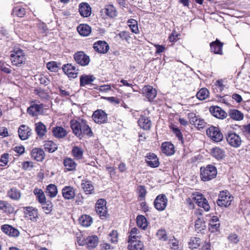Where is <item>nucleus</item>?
Masks as SVG:
<instances>
[{
	"label": "nucleus",
	"mask_w": 250,
	"mask_h": 250,
	"mask_svg": "<svg viewBox=\"0 0 250 250\" xmlns=\"http://www.w3.org/2000/svg\"><path fill=\"white\" fill-rule=\"evenodd\" d=\"M70 126L73 133L79 139H82L85 135L90 137L93 135V132L85 120L78 119L72 120Z\"/></svg>",
	"instance_id": "1"
},
{
	"label": "nucleus",
	"mask_w": 250,
	"mask_h": 250,
	"mask_svg": "<svg viewBox=\"0 0 250 250\" xmlns=\"http://www.w3.org/2000/svg\"><path fill=\"white\" fill-rule=\"evenodd\" d=\"M217 174V169L213 165H208L206 167L200 168L201 179L203 181H208L215 178Z\"/></svg>",
	"instance_id": "2"
},
{
	"label": "nucleus",
	"mask_w": 250,
	"mask_h": 250,
	"mask_svg": "<svg viewBox=\"0 0 250 250\" xmlns=\"http://www.w3.org/2000/svg\"><path fill=\"white\" fill-rule=\"evenodd\" d=\"M45 106L38 101H32L27 108V113L32 116H37L43 112Z\"/></svg>",
	"instance_id": "3"
},
{
	"label": "nucleus",
	"mask_w": 250,
	"mask_h": 250,
	"mask_svg": "<svg viewBox=\"0 0 250 250\" xmlns=\"http://www.w3.org/2000/svg\"><path fill=\"white\" fill-rule=\"evenodd\" d=\"M233 199V197L228 191H221L220 192L217 204L220 207H227L231 204Z\"/></svg>",
	"instance_id": "4"
},
{
	"label": "nucleus",
	"mask_w": 250,
	"mask_h": 250,
	"mask_svg": "<svg viewBox=\"0 0 250 250\" xmlns=\"http://www.w3.org/2000/svg\"><path fill=\"white\" fill-rule=\"evenodd\" d=\"M226 139L228 143L233 147H239L242 143L241 137L235 132H229L226 135Z\"/></svg>",
	"instance_id": "5"
},
{
	"label": "nucleus",
	"mask_w": 250,
	"mask_h": 250,
	"mask_svg": "<svg viewBox=\"0 0 250 250\" xmlns=\"http://www.w3.org/2000/svg\"><path fill=\"white\" fill-rule=\"evenodd\" d=\"M206 132L208 136L214 142H220L223 138L222 133L216 127L210 126L207 130Z\"/></svg>",
	"instance_id": "6"
},
{
	"label": "nucleus",
	"mask_w": 250,
	"mask_h": 250,
	"mask_svg": "<svg viewBox=\"0 0 250 250\" xmlns=\"http://www.w3.org/2000/svg\"><path fill=\"white\" fill-rule=\"evenodd\" d=\"M93 120L97 124H102L107 122V114L102 109L95 111L92 116Z\"/></svg>",
	"instance_id": "7"
},
{
	"label": "nucleus",
	"mask_w": 250,
	"mask_h": 250,
	"mask_svg": "<svg viewBox=\"0 0 250 250\" xmlns=\"http://www.w3.org/2000/svg\"><path fill=\"white\" fill-rule=\"evenodd\" d=\"M193 200L199 207L203 208L206 211H208L210 206L207 200L201 194L198 193L193 194Z\"/></svg>",
	"instance_id": "8"
},
{
	"label": "nucleus",
	"mask_w": 250,
	"mask_h": 250,
	"mask_svg": "<svg viewBox=\"0 0 250 250\" xmlns=\"http://www.w3.org/2000/svg\"><path fill=\"white\" fill-rule=\"evenodd\" d=\"M167 199L165 194L157 196L154 202L155 208L159 211L164 210L167 205Z\"/></svg>",
	"instance_id": "9"
},
{
	"label": "nucleus",
	"mask_w": 250,
	"mask_h": 250,
	"mask_svg": "<svg viewBox=\"0 0 250 250\" xmlns=\"http://www.w3.org/2000/svg\"><path fill=\"white\" fill-rule=\"evenodd\" d=\"M24 214L25 218L33 222H36L38 218V209L32 207L24 208Z\"/></svg>",
	"instance_id": "10"
},
{
	"label": "nucleus",
	"mask_w": 250,
	"mask_h": 250,
	"mask_svg": "<svg viewBox=\"0 0 250 250\" xmlns=\"http://www.w3.org/2000/svg\"><path fill=\"white\" fill-rule=\"evenodd\" d=\"M63 72L69 78H76L78 74V68L75 65H72V63H66L62 67Z\"/></svg>",
	"instance_id": "11"
},
{
	"label": "nucleus",
	"mask_w": 250,
	"mask_h": 250,
	"mask_svg": "<svg viewBox=\"0 0 250 250\" xmlns=\"http://www.w3.org/2000/svg\"><path fill=\"white\" fill-rule=\"evenodd\" d=\"M106 204V202L104 199H99L96 203V211L100 217H105L107 214Z\"/></svg>",
	"instance_id": "12"
},
{
	"label": "nucleus",
	"mask_w": 250,
	"mask_h": 250,
	"mask_svg": "<svg viewBox=\"0 0 250 250\" xmlns=\"http://www.w3.org/2000/svg\"><path fill=\"white\" fill-rule=\"evenodd\" d=\"M143 95L146 97L149 101H152L157 95V91L150 85L145 86L142 89Z\"/></svg>",
	"instance_id": "13"
},
{
	"label": "nucleus",
	"mask_w": 250,
	"mask_h": 250,
	"mask_svg": "<svg viewBox=\"0 0 250 250\" xmlns=\"http://www.w3.org/2000/svg\"><path fill=\"white\" fill-rule=\"evenodd\" d=\"M98 243V238L96 236H90L84 240L80 245H85L89 249L95 248Z\"/></svg>",
	"instance_id": "14"
},
{
	"label": "nucleus",
	"mask_w": 250,
	"mask_h": 250,
	"mask_svg": "<svg viewBox=\"0 0 250 250\" xmlns=\"http://www.w3.org/2000/svg\"><path fill=\"white\" fill-rule=\"evenodd\" d=\"M211 114L217 118L223 119L227 117V113L219 106H211L209 108Z\"/></svg>",
	"instance_id": "15"
},
{
	"label": "nucleus",
	"mask_w": 250,
	"mask_h": 250,
	"mask_svg": "<svg viewBox=\"0 0 250 250\" xmlns=\"http://www.w3.org/2000/svg\"><path fill=\"white\" fill-rule=\"evenodd\" d=\"M146 161L151 167H157L159 166V159L154 153H149L146 157Z\"/></svg>",
	"instance_id": "16"
},
{
	"label": "nucleus",
	"mask_w": 250,
	"mask_h": 250,
	"mask_svg": "<svg viewBox=\"0 0 250 250\" xmlns=\"http://www.w3.org/2000/svg\"><path fill=\"white\" fill-rule=\"evenodd\" d=\"M93 48L97 52L104 54L109 50V46L106 42L99 41L94 44Z\"/></svg>",
	"instance_id": "17"
},
{
	"label": "nucleus",
	"mask_w": 250,
	"mask_h": 250,
	"mask_svg": "<svg viewBox=\"0 0 250 250\" xmlns=\"http://www.w3.org/2000/svg\"><path fill=\"white\" fill-rule=\"evenodd\" d=\"M63 197L67 200L73 199L75 196V190L73 187L65 186L62 190Z\"/></svg>",
	"instance_id": "18"
},
{
	"label": "nucleus",
	"mask_w": 250,
	"mask_h": 250,
	"mask_svg": "<svg viewBox=\"0 0 250 250\" xmlns=\"http://www.w3.org/2000/svg\"><path fill=\"white\" fill-rule=\"evenodd\" d=\"M223 43L218 39L210 43V50L214 54L222 55Z\"/></svg>",
	"instance_id": "19"
},
{
	"label": "nucleus",
	"mask_w": 250,
	"mask_h": 250,
	"mask_svg": "<svg viewBox=\"0 0 250 250\" xmlns=\"http://www.w3.org/2000/svg\"><path fill=\"white\" fill-rule=\"evenodd\" d=\"M211 156L218 160L223 159L225 157V151L219 147H215L210 149Z\"/></svg>",
	"instance_id": "20"
},
{
	"label": "nucleus",
	"mask_w": 250,
	"mask_h": 250,
	"mask_svg": "<svg viewBox=\"0 0 250 250\" xmlns=\"http://www.w3.org/2000/svg\"><path fill=\"white\" fill-rule=\"evenodd\" d=\"M32 158L38 162L42 161L45 156V153L43 149L39 148H35L31 151Z\"/></svg>",
	"instance_id": "21"
},
{
	"label": "nucleus",
	"mask_w": 250,
	"mask_h": 250,
	"mask_svg": "<svg viewBox=\"0 0 250 250\" xmlns=\"http://www.w3.org/2000/svg\"><path fill=\"white\" fill-rule=\"evenodd\" d=\"M138 123L140 127L144 130L150 129L151 126V120L148 117L143 115L140 116Z\"/></svg>",
	"instance_id": "22"
},
{
	"label": "nucleus",
	"mask_w": 250,
	"mask_h": 250,
	"mask_svg": "<svg viewBox=\"0 0 250 250\" xmlns=\"http://www.w3.org/2000/svg\"><path fill=\"white\" fill-rule=\"evenodd\" d=\"M79 11L81 15L83 17H88L91 13V8L90 5L86 2L80 4Z\"/></svg>",
	"instance_id": "23"
},
{
	"label": "nucleus",
	"mask_w": 250,
	"mask_h": 250,
	"mask_svg": "<svg viewBox=\"0 0 250 250\" xmlns=\"http://www.w3.org/2000/svg\"><path fill=\"white\" fill-rule=\"evenodd\" d=\"M162 152L167 155H171L175 152L174 146L173 144L169 142H164L161 146Z\"/></svg>",
	"instance_id": "24"
},
{
	"label": "nucleus",
	"mask_w": 250,
	"mask_h": 250,
	"mask_svg": "<svg viewBox=\"0 0 250 250\" xmlns=\"http://www.w3.org/2000/svg\"><path fill=\"white\" fill-rule=\"evenodd\" d=\"M53 135L57 138H64L67 134L66 130L61 126H56L52 129Z\"/></svg>",
	"instance_id": "25"
},
{
	"label": "nucleus",
	"mask_w": 250,
	"mask_h": 250,
	"mask_svg": "<svg viewBox=\"0 0 250 250\" xmlns=\"http://www.w3.org/2000/svg\"><path fill=\"white\" fill-rule=\"evenodd\" d=\"M18 133L20 139L22 140H25L27 139L30 135V129L28 126L22 125L18 129Z\"/></svg>",
	"instance_id": "26"
},
{
	"label": "nucleus",
	"mask_w": 250,
	"mask_h": 250,
	"mask_svg": "<svg viewBox=\"0 0 250 250\" xmlns=\"http://www.w3.org/2000/svg\"><path fill=\"white\" fill-rule=\"evenodd\" d=\"M101 12L110 18H114L117 15L116 8L112 5L106 6L102 10Z\"/></svg>",
	"instance_id": "27"
},
{
	"label": "nucleus",
	"mask_w": 250,
	"mask_h": 250,
	"mask_svg": "<svg viewBox=\"0 0 250 250\" xmlns=\"http://www.w3.org/2000/svg\"><path fill=\"white\" fill-rule=\"evenodd\" d=\"M74 59L77 62H89L90 61L89 56L83 51L76 53L74 55Z\"/></svg>",
	"instance_id": "28"
},
{
	"label": "nucleus",
	"mask_w": 250,
	"mask_h": 250,
	"mask_svg": "<svg viewBox=\"0 0 250 250\" xmlns=\"http://www.w3.org/2000/svg\"><path fill=\"white\" fill-rule=\"evenodd\" d=\"M229 115L230 118L236 121H241L244 118L243 114L237 109H230L229 112Z\"/></svg>",
	"instance_id": "29"
},
{
	"label": "nucleus",
	"mask_w": 250,
	"mask_h": 250,
	"mask_svg": "<svg viewBox=\"0 0 250 250\" xmlns=\"http://www.w3.org/2000/svg\"><path fill=\"white\" fill-rule=\"evenodd\" d=\"M35 131L41 137L43 136L47 132L45 125L41 122L35 124Z\"/></svg>",
	"instance_id": "30"
},
{
	"label": "nucleus",
	"mask_w": 250,
	"mask_h": 250,
	"mask_svg": "<svg viewBox=\"0 0 250 250\" xmlns=\"http://www.w3.org/2000/svg\"><path fill=\"white\" fill-rule=\"evenodd\" d=\"M77 30L81 35L87 36L90 33L91 29L90 26L87 24H83L80 25L78 27Z\"/></svg>",
	"instance_id": "31"
},
{
	"label": "nucleus",
	"mask_w": 250,
	"mask_h": 250,
	"mask_svg": "<svg viewBox=\"0 0 250 250\" xmlns=\"http://www.w3.org/2000/svg\"><path fill=\"white\" fill-rule=\"evenodd\" d=\"M63 165L65 168L68 171L75 169L77 164L72 159L66 158L63 160Z\"/></svg>",
	"instance_id": "32"
},
{
	"label": "nucleus",
	"mask_w": 250,
	"mask_h": 250,
	"mask_svg": "<svg viewBox=\"0 0 250 250\" xmlns=\"http://www.w3.org/2000/svg\"><path fill=\"white\" fill-rule=\"evenodd\" d=\"M139 230L136 228H133L130 231V235L128 237V242L129 243H134L138 238H139Z\"/></svg>",
	"instance_id": "33"
},
{
	"label": "nucleus",
	"mask_w": 250,
	"mask_h": 250,
	"mask_svg": "<svg viewBox=\"0 0 250 250\" xmlns=\"http://www.w3.org/2000/svg\"><path fill=\"white\" fill-rule=\"evenodd\" d=\"M34 193L36 196L39 202L43 204L46 201L45 196L41 189L35 188L34 190Z\"/></svg>",
	"instance_id": "34"
},
{
	"label": "nucleus",
	"mask_w": 250,
	"mask_h": 250,
	"mask_svg": "<svg viewBox=\"0 0 250 250\" xmlns=\"http://www.w3.org/2000/svg\"><path fill=\"white\" fill-rule=\"evenodd\" d=\"M95 80L93 76L82 75L80 77V85L84 86L85 85L90 84Z\"/></svg>",
	"instance_id": "35"
},
{
	"label": "nucleus",
	"mask_w": 250,
	"mask_h": 250,
	"mask_svg": "<svg viewBox=\"0 0 250 250\" xmlns=\"http://www.w3.org/2000/svg\"><path fill=\"white\" fill-rule=\"evenodd\" d=\"M83 150L81 147L75 146L72 150L73 156L77 160H80L83 158Z\"/></svg>",
	"instance_id": "36"
},
{
	"label": "nucleus",
	"mask_w": 250,
	"mask_h": 250,
	"mask_svg": "<svg viewBox=\"0 0 250 250\" xmlns=\"http://www.w3.org/2000/svg\"><path fill=\"white\" fill-rule=\"evenodd\" d=\"M79 222L81 225L84 227H89L92 223V218L89 215H82L79 219Z\"/></svg>",
	"instance_id": "37"
},
{
	"label": "nucleus",
	"mask_w": 250,
	"mask_h": 250,
	"mask_svg": "<svg viewBox=\"0 0 250 250\" xmlns=\"http://www.w3.org/2000/svg\"><path fill=\"white\" fill-rule=\"evenodd\" d=\"M81 186L86 194H91L94 190V187L90 181L83 182Z\"/></svg>",
	"instance_id": "38"
},
{
	"label": "nucleus",
	"mask_w": 250,
	"mask_h": 250,
	"mask_svg": "<svg viewBox=\"0 0 250 250\" xmlns=\"http://www.w3.org/2000/svg\"><path fill=\"white\" fill-rule=\"evenodd\" d=\"M137 226L143 229H145L147 227V222L146 218L143 215H138L136 219Z\"/></svg>",
	"instance_id": "39"
},
{
	"label": "nucleus",
	"mask_w": 250,
	"mask_h": 250,
	"mask_svg": "<svg viewBox=\"0 0 250 250\" xmlns=\"http://www.w3.org/2000/svg\"><path fill=\"white\" fill-rule=\"evenodd\" d=\"M1 230L5 234L10 236H14L16 231V229L13 228L11 226L9 225H3L1 226Z\"/></svg>",
	"instance_id": "40"
},
{
	"label": "nucleus",
	"mask_w": 250,
	"mask_h": 250,
	"mask_svg": "<svg viewBox=\"0 0 250 250\" xmlns=\"http://www.w3.org/2000/svg\"><path fill=\"white\" fill-rule=\"evenodd\" d=\"M46 194L51 198L55 197L58 193L57 187L53 184H50L47 187Z\"/></svg>",
	"instance_id": "41"
},
{
	"label": "nucleus",
	"mask_w": 250,
	"mask_h": 250,
	"mask_svg": "<svg viewBox=\"0 0 250 250\" xmlns=\"http://www.w3.org/2000/svg\"><path fill=\"white\" fill-rule=\"evenodd\" d=\"M44 147L45 150L49 152H53L57 149V145L51 141L45 142Z\"/></svg>",
	"instance_id": "42"
},
{
	"label": "nucleus",
	"mask_w": 250,
	"mask_h": 250,
	"mask_svg": "<svg viewBox=\"0 0 250 250\" xmlns=\"http://www.w3.org/2000/svg\"><path fill=\"white\" fill-rule=\"evenodd\" d=\"M127 23L128 26L129 27L130 29H131V31L133 33H134L135 34H137L139 33V31L138 27V22L137 21L133 19H130L128 20Z\"/></svg>",
	"instance_id": "43"
},
{
	"label": "nucleus",
	"mask_w": 250,
	"mask_h": 250,
	"mask_svg": "<svg viewBox=\"0 0 250 250\" xmlns=\"http://www.w3.org/2000/svg\"><path fill=\"white\" fill-rule=\"evenodd\" d=\"M137 192L138 194V199L139 201H145V197L146 194V188L143 186H139L137 188Z\"/></svg>",
	"instance_id": "44"
},
{
	"label": "nucleus",
	"mask_w": 250,
	"mask_h": 250,
	"mask_svg": "<svg viewBox=\"0 0 250 250\" xmlns=\"http://www.w3.org/2000/svg\"><path fill=\"white\" fill-rule=\"evenodd\" d=\"M209 95V91L206 88H201L197 93V98L200 100L207 99Z\"/></svg>",
	"instance_id": "45"
},
{
	"label": "nucleus",
	"mask_w": 250,
	"mask_h": 250,
	"mask_svg": "<svg viewBox=\"0 0 250 250\" xmlns=\"http://www.w3.org/2000/svg\"><path fill=\"white\" fill-rule=\"evenodd\" d=\"M136 243H130V244L128 246V250H145L144 249L143 243L140 241L135 242Z\"/></svg>",
	"instance_id": "46"
},
{
	"label": "nucleus",
	"mask_w": 250,
	"mask_h": 250,
	"mask_svg": "<svg viewBox=\"0 0 250 250\" xmlns=\"http://www.w3.org/2000/svg\"><path fill=\"white\" fill-rule=\"evenodd\" d=\"M201 244V240L198 237L191 238L189 242V247L191 249H197Z\"/></svg>",
	"instance_id": "47"
},
{
	"label": "nucleus",
	"mask_w": 250,
	"mask_h": 250,
	"mask_svg": "<svg viewBox=\"0 0 250 250\" xmlns=\"http://www.w3.org/2000/svg\"><path fill=\"white\" fill-rule=\"evenodd\" d=\"M209 225L210 226L209 229L212 228L216 229L218 228L220 226V224L218 217L213 216L209 220Z\"/></svg>",
	"instance_id": "48"
},
{
	"label": "nucleus",
	"mask_w": 250,
	"mask_h": 250,
	"mask_svg": "<svg viewBox=\"0 0 250 250\" xmlns=\"http://www.w3.org/2000/svg\"><path fill=\"white\" fill-rule=\"evenodd\" d=\"M108 239L113 243H116L118 241V233L116 230H112L108 234Z\"/></svg>",
	"instance_id": "49"
},
{
	"label": "nucleus",
	"mask_w": 250,
	"mask_h": 250,
	"mask_svg": "<svg viewBox=\"0 0 250 250\" xmlns=\"http://www.w3.org/2000/svg\"><path fill=\"white\" fill-rule=\"evenodd\" d=\"M42 205H43V210L45 213L48 214L51 212L53 207V205L51 202L49 201H45V203Z\"/></svg>",
	"instance_id": "50"
},
{
	"label": "nucleus",
	"mask_w": 250,
	"mask_h": 250,
	"mask_svg": "<svg viewBox=\"0 0 250 250\" xmlns=\"http://www.w3.org/2000/svg\"><path fill=\"white\" fill-rule=\"evenodd\" d=\"M228 239L229 242L234 244H236L240 241L239 237L237 234L234 233H230L229 235Z\"/></svg>",
	"instance_id": "51"
},
{
	"label": "nucleus",
	"mask_w": 250,
	"mask_h": 250,
	"mask_svg": "<svg viewBox=\"0 0 250 250\" xmlns=\"http://www.w3.org/2000/svg\"><path fill=\"white\" fill-rule=\"evenodd\" d=\"M62 63H46V67L50 71L57 72Z\"/></svg>",
	"instance_id": "52"
},
{
	"label": "nucleus",
	"mask_w": 250,
	"mask_h": 250,
	"mask_svg": "<svg viewBox=\"0 0 250 250\" xmlns=\"http://www.w3.org/2000/svg\"><path fill=\"white\" fill-rule=\"evenodd\" d=\"M158 239L161 240L166 241L167 237L166 231L165 229H159L156 234Z\"/></svg>",
	"instance_id": "53"
},
{
	"label": "nucleus",
	"mask_w": 250,
	"mask_h": 250,
	"mask_svg": "<svg viewBox=\"0 0 250 250\" xmlns=\"http://www.w3.org/2000/svg\"><path fill=\"white\" fill-rule=\"evenodd\" d=\"M25 55L22 50L21 49L17 50V60L18 62H23L25 61Z\"/></svg>",
	"instance_id": "54"
},
{
	"label": "nucleus",
	"mask_w": 250,
	"mask_h": 250,
	"mask_svg": "<svg viewBox=\"0 0 250 250\" xmlns=\"http://www.w3.org/2000/svg\"><path fill=\"white\" fill-rule=\"evenodd\" d=\"M119 36L123 40H125L128 42L130 39L129 34L128 32L126 31H122L119 33Z\"/></svg>",
	"instance_id": "55"
},
{
	"label": "nucleus",
	"mask_w": 250,
	"mask_h": 250,
	"mask_svg": "<svg viewBox=\"0 0 250 250\" xmlns=\"http://www.w3.org/2000/svg\"><path fill=\"white\" fill-rule=\"evenodd\" d=\"M169 243L170 244V247L172 249L175 250L178 248L179 241L178 240L175 238L170 239Z\"/></svg>",
	"instance_id": "56"
},
{
	"label": "nucleus",
	"mask_w": 250,
	"mask_h": 250,
	"mask_svg": "<svg viewBox=\"0 0 250 250\" xmlns=\"http://www.w3.org/2000/svg\"><path fill=\"white\" fill-rule=\"evenodd\" d=\"M205 227V223L201 219H198L195 221V228L196 229H204Z\"/></svg>",
	"instance_id": "57"
},
{
	"label": "nucleus",
	"mask_w": 250,
	"mask_h": 250,
	"mask_svg": "<svg viewBox=\"0 0 250 250\" xmlns=\"http://www.w3.org/2000/svg\"><path fill=\"white\" fill-rule=\"evenodd\" d=\"M194 125H197L198 128H203L206 126V123L204 120L198 118Z\"/></svg>",
	"instance_id": "58"
},
{
	"label": "nucleus",
	"mask_w": 250,
	"mask_h": 250,
	"mask_svg": "<svg viewBox=\"0 0 250 250\" xmlns=\"http://www.w3.org/2000/svg\"><path fill=\"white\" fill-rule=\"evenodd\" d=\"M188 117L190 121V123L193 125H194L195 122L197 121L198 119V117L196 116L195 114L193 112L188 113Z\"/></svg>",
	"instance_id": "59"
},
{
	"label": "nucleus",
	"mask_w": 250,
	"mask_h": 250,
	"mask_svg": "<svg viewBox=\"0 0 250 250\" xmlns=\"http://www.w3.org/2000/svg\"><path fill=\"white\" fill-rule=\"evenodd\" d=\"M97 89L100 92H105L111 89V86L109 84L103 85L99 86Z\"/></svg>",
	"instance_id": "60"
},
{
	"label": "nucleus",
	"mask_w": 250,
	"mask_h": 250,
	"mask_svg": "<svg viewBox=\"0 0 250 250\" xmlns=\"http://www.w3.org/2000/svg\"><path fill=\"white\" fill-rule=\"evenodd\" d=\"M178 34L177 33L173 31L170 36L169 37V41L171 42H176L177 41V37Z\"/></svg>",
	"instance_id": "61"
},
{
	"label": "nucleus",
	"mask_w": 250,
	"mask_h": 250,
	"mask_svg": "<svg viewBox=\"0 0 250 250\" xmlns=\"http://www.w3.org/2000/svg\"><path fill=\"white\" fill-rule=\"evenodd\" d=\"M104 99L107 100L110 103L114 104H120V100L118 99H117L115 97H104Z\"/></svg>",
	"instance_id": "62"
},
{
	"label": "nucleus",
	"mask_w": 250,
	"mask_h": 250,
	"mask_svg": "<svg viewBox=\"0 0 250 250\" xmlns=\"http://www.w3.org/2000/svg\"><path fill=\"white\" fill-rule=\"evenodd\" d=\"M105 168H106V170H107L108 171L111 177L115 175L116 171H115V169L113 167L106 166L105 167Z\"/></svg>",
	"instance_id": "63"
},
{
	"label": "nucleus",
	"mask_w": 250,
	"mask_h": 250,
	"mask_svg": "<svg viewBox=\"0 0 250 250\" xmlns=\"http://www.w3.org/2000/svg\"><path fill=\"white\" fill-rule=\"evenodd\" d=\"M241 130L245 134L250 135V123L247 125H243Z\"/></svg>",
	"instance_id": "64"
}]
</instances>
